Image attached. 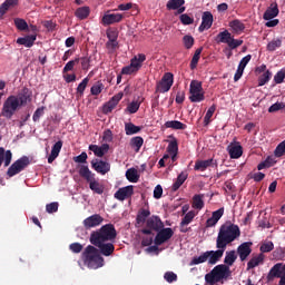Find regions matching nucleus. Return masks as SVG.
<instances>
[{"mask_svg": "<svg viewBox=\"0 0 285 285\" xmlns=\"http://www.w3.org/2000/svg\"><path fill=\"white\" fill-rule=\"evenodd\" d=\"M114 239H116V229L114 225H102V227H99V229L91 233V238H89L91 245L88 246L97 248L98 255L110 257V255H114L115 249L114 243H110L114 242Z\"/></svg>", "mask_w": 285, "mask_h": 285, "instance_id": "f257e3e1", "label": "nucleus"}, {"mask_svg": "<svg viewBox=\"0 0 285 285\" xmlns=\"http://www.w3.org/2000/svg\"><path fill=\"white\" fill-rule=\"evenodd\" d=\"M32 100V94L28 88L21 90L18 96H9L2 106L1 116L6 117V119H11L12 115L21 108V106H26V104Z\"/></svg>", "mask_w": 285, "mask_h": 285, "instance_id": "f03ea898", "label": "nucleus"}, {"mask_svg": "<svg viewBox=\"0 0 285 285\" xmlns=\"http://www.w3.org/2000/svg\"><path fill=\"white\" fill-rule=\"evenodd\" d=\"M145 224V229H142V235H150L151 232L165 230V224L161 223L159 216H150V210L139 209L136 214V225Z\"/></svg>", "mask_w": 285, "mask_h": 285, "instance_id": "7ed1b4c3", "label": "nucleus"}, {"mask_svg": "<svg viewBox=\"0 0 285 285\" xmlns=\"http://www.w3.org/2000/svg\"><path fill=\"white\" fill-rule=\"evenodd\" d=\"M10 158H12V154H10V150H4L3 148H0V167H2V164L8 167L7 175L8 177H13L19 175V173H22L24 168H28L30 165V159L28 156H22L21 158L17 159V161H13V164H10Z\"/></svg>", "mask_w": 285, "mask_h": 285, "instance_id": "20e7f679", "label": "nucleus"}, {"mask_svg": "<svg viewBox=\"0 0 285 285\" xmlns=\"http://www.w3.org/2000/svg\"><path fill=\"white\" fill-rule=\"evenodd\" d=\"M242 232L238 230V226L226 222L219 227V234L216 235V247L223 248L224 246L230 245L240 237Z\"/></svg>", "mask_w": 285, "mask_h": 285, "instance_id": "39448f33", "label": "nucleus"}, {"mask_svg": "<svg viewBox=\"0 0 285 285\" xmlns=\"http://www.w3.org/2000/svg\"><path fill=\"white\" fill-rule=\"evenodd\" d=\"M227 246L218 247L216 246V250H207L205 253H202V255L194 257L190 259V266H196L200 264L207 263V265H216V263H219L222 259V256H225L226 252L225 249Z\"/></svg>", "mask_w": 285, "mask_h": 285, "instance_id": "423d86ee", "label": "nucleus"}, {"mask_svg": "<svg viewBox=\"0 0 285 285\" xmlns=\"http://www.w3.org/2000/svg\"><path fill=\"white\" fill-rule=\"evenodd\" d=\"M101 256L104 255L98 254L94 246H87L85 247V252H82V263L89 269H99L105 266V258Z\"/></svg>", "mask_w": 285, "mask_h": 285, "instance_id": "0eeeda50", "label": "nucleus"}, {"mask_svg": "<svg viewBox=\"0 0 285 285\" xmlns=\"http://www.w3.org/2000/svg\"><path fill=\"white\" fill-rule=\"evenodd\" d=\"M79 177H82L85 181L88 183V188L94 191V194L101 195L105 193V186L96 180L94 173H90L88 166L79 167Z\"/></svg>", "mask_w": 285, "mask_h": 285, "instance_id": "6e6552de", "label": "nucleus"}, {"mask_svg": "<svg viewBox=\"0 0 285 285\" xmlns=\"http://www.w3.org/2000/svg\"><path fill=\"white\" fill-rule=\"evenodd\" d=\"M230 266L226 265H216L214 269L205 274V284L216 285L222 282V279L227 278V275L230 274Z\"/></svg>", "mask_w": 285, "mask_h": 285, "instance_id": "1a4fd4ad", "label": "nucleus"}, {"mask_svg": "<svg viewBox=\"0 0 285 285\" xmlns=\"http://www.w3.org/2000/svg\"><path fill=\"white\" fill-rule=\"evenodd\" d=\"M146 61V55L138 53L134 56L130 63L121 69V75H137Z\"/></svg>", "mask_w": 285, "mask_h": 285, "instance_id": "9d476101", "label": "nucleus"}, {"mask_svg": "<svg viewBox=\"0 0 285 285\" xmlns=\"http://www.w3.org/2000/svg\"><path fill=\"white\" fill-rule=\"evenodd\" d=\"M204 88L202 87V81L199 80H191L189 86V100L193 101V104H199L200 101H204Z\"/></svg>", "mask_w": 285, "mask_h": 285, "instance_id": "9b49d317", "label": "nucleus"}, {"mask_svg": "<svg viewBox=\"0 0 285 285\" xmlns=\"http://www.w3.org/2000/svg\"><path fill=\"white\" fill-rule=\"evenodd\" d=\"M216 41L218 43H226L230 50H235V48H239L244 40L235 39L233 35L228 32V30H224L217 35Z\"/></svg>", "mask_w": 285, "mask_h": 285, "instance_id": "f8f14e48", "label": "nucleus"}, {"mask_svg": "<svg viewBox=\"0 0 285 285\" xmlns=\"http://www.w3.org/2000/svg\"><path fill=\"white\" fill-rule=\"evenodd\" d=\"M279 278V285H285V263H276L274 267H271V272H267V281Z\"/></svg>", "mask_w": 285, "mask_h": 285, "instance_id": "ddd939ff", "label": "nucleus"}, {"mask_svg": "<svg viewBox=\"0 0 285 285\" xmlns=\"http://www.w3.org/2000/svg\"><path fill=\"white\" fill-rule=\"evenodd\" d=\"M124 21L122 13H112L110 10L106 11L101 18L102 26H112L115 23H121Z\"/></svg>", "mask_w": 285, "mask_h": 285, "instance_id": "4468645a", "label": "nucleus"}, {"mask_svg": "<svg viewBox=\"0 0 285 285\" xmlns=\"http://www.w3.org/2000/svg\"><path fill=\"white\" fill-rule=\"evenodd\" d=\"M250 246H253V243L245 242L242 243L239 247H236V250H234V255L239 256V262H245L247 261V257L250 256Z\"/></svg>", "mask_w": 285, "mask_h": 285, "instance_id": "2eb2a0df", "label": "nucleus"}, {"mask_svg": "<svg viewBox=\"0 0 285 285\" xmlns=\"http://www.w3.org/2000/svg\"><path fill=\"white\" fill-rule=\"evenodd\" d=\"M153 233H156V236L153 239H156V246H161L163 244L167 243V240H170L173 237V229L165 228L163 230H153Z\"/></svg>", "mask_w": 285, "mask_h": 285, "instance_id": "dca6fc26", "label": "nucleus"}, {"mask_svg": "<svg viewBox=\"0 0 285 285\" xmlns=\"http://www.w3.org/2000/svg\"><path fill=\"white\" fill-rule=\"evenodd\" d=\"M131 196H134V186L132 185H128L122 188H119L114 194V198H116V200H119V202H125L127 199H130Z\"/></svg>", "mask_w": 285, "mask_h": 285, "instance_id": "f3484780", "label": "nucleus"}, {"mask_svg": "<svg viewBox=\"0 0 285 285\" xmlns=\"http://www.w3.org/2000/svg\"><path fill=\"white\" fill-rule=\"evenodd\" d=\"M173 81H174L173 73L170 72L165 73L161 80L157 85V91L168 92V90L173 88Z\"/></svg>", "mask_w": 285, "mask_h": 285, "instance_id": "a211bd4d", "label": "nucleus"}, {"mask_svg": "<svg viewBox=\"0 0 285 285\" xmlns=\"http://www.w3.org/2000/svg\"><path fill=\"white\" fill-rule=\"evenodd\" d=\"M101 222H104V218H101V216H99L98 214H94L82 220V226L85 227V229H90L94 227H99V225H101Z\"/></svg>", "mask_w": 285, "mask_h": 285, "instance_id": "6ab92c4d", "label": "nucleus"}, {"mask_svg": "<svg viewBox=\"0 0 285 285\" xmlns=\"http://www.w3.org/2000/svg\"><path fill=\"white\" fill-rule=\"evenodd\" d=\"M222 215H225V208L216 209V212L212 213L210 218H207L205 222V227L212 228L216 226V223H219V219H222Z\"/></svg>", "mask_w": 285, "mask_h": 285, "instance_id": "aec40b11", "label": "nucleus"}, {"mask_svg": "<svg viewBox=\"0 0 285 285\" xmlns=\"http://www.w3.org/2000/svg\"><path fill=\"white\" fill-rule=\"evenodd\" d=\"M124 99V92H118L115 95L105 106H104V112H112L115 108H117V105L119 101Z\"/></svg>", "mask_w": 285, "mask_h": 285, "instance_id": "412c9836", "label": "nucleus"}, {"mask_svg": "<svg viewBox=\"0 0 285 285\" xmlns=\"http://www.w3.org/2000/svg\"><path fill=\"white\" fill-rule=\"evenodd\" d=\"M196 217V212H188V214H185V217H183V222L179 223V233H187L190 230V228H186L185 226L190 225L193 222V218Z\"/></svg>", "mask_w": 285, "mask_h": 285, "instance_id": "4be33fe9", "label": "nucleus"}, {"mask_svg": "<svg viewBox=\"0 0 285 285\" xmlns=\"http://www.w3.org/2000/svg\"><path fill=\"white\" fill-rule=\"evenodd\" d=\"M216 167V160L206 159V160H196L194 165L195 171H205L207 168Z\"/></svg>", "mask_w": 285, "mask_h": 285, "instance_id": "5701e85b", "label": "nucleus"}, {"mask_svg": "<svg viewBox=\"0 0 285 285\" xmlns=\"http://www.w3.org/2000/svg\"><path fill=\"white\" fill-rule=\"evenodd\" d=\"M91 168H94V170L99 175H106L110 171V164L99 160L91 163Z\"/></svg>", "mask_w": 285, "mask_h": 285, "instance_id": "b1692460", "label": "nucleus"}, {"mask_svg": "<svg viewBox=\"0 0 285 285\" xmlns=\"http://www.w3.org/2000/svg\"><path fill=\"white\" fill-rule=\"evenodd\" d=\"M242 146H238L237 144L227 145V156H229L230 159H238L242 157Z\"/></svg>", "mask_w": 285, "mask_h": 285, "instance_id": "393cba45", "label": "nucleus"}, {"mask_svg": "<svg viewBox=\"0 0 285 285\" xmlns=\"http://www.w3.org/2000/svg\"><path fill=\"white\" fill-rule=\"evenodd\" d=\"M212 26H213V13L206 11L203 13V21L198 30L199 32H204V30H209Z\"/></svg>", "mask_w": 285, "mask_h": 285, "instance_id": "a878e982", "label": "nucleus"}, {"mask_svg": "<svg viewBox=\"0 0 285 285\" xmlns=\"http://www.w3.org/2000/svg\"><path fill=\"white\" fill-rule=\"evenodd\" d=\"M186 3L185 0H169L167 2V9L168 10H178V14H181V12H186V7H181Z\"/></svg>", "mask_w": 285, "mask_h": 285, "instance_id": "bb28decb", "label": "nucleus"}, {"mask_svg": "<svg viewBox=\"0 0 285 285\" xmlns=\"http://www.w3.org/2000/svg\"><path fill=\"white\" fill-rule=\"evenodd\" d=\"M279 14V9L277 8L276 3H272L265 11L263 19L265 21H271V19H275Z\"/></svg>", "mask_w": 285, "mask_h": 285, "instance_id": "cd10ccee", "label": "nucleus"}, {"mask_svg": "<svg viewBox=\"0 0 285 285\" xmlns=\"http://www.w3.org/2000/svg\"><path fill=\"white\" fill-rule=\"evenodd\" d=\"M88 150L94 151V156L104 157L105 154L108 153L109 150V145L108 144H102V146L91 145L88 147Z\"/></svg>", "mask_w": 285, "mask_h": 285, "instance_id": "c85d7f7f", "label": "nucleus"}, {"mask_svg": "<svg viewBox=\"0 0 285 285\" xmlns=\"http://www.w3.org/2000/svg\"><path fill=\"white\" fill-rule=\"evenodd\" d=\"M35 41H37L36 35L17 39V43H19V46H24L26 48H32V46H35Z\"/></svg>", "mask_w": 285, "mask_h": 285, "instance_id": "c756f323", "label": "nucleus"}, {"mask_svg": "<svg viewBox=\"0 0 285 285\" xmlns=\"http://www.w3.org/2000/svg\"><path fill=\"white\" fill-rule=\"evenodd\" d=\"M264 263V254H258L254 257H250V261H247V271L256 268L257 266Z\"/></svg>", "mask_w": 285, "mask_h": 285, "instance_id": "7c9ffc66", "label": "nucleus"}, {"mask_svg": "<svg viewBox=\"0 0 285 285\" xmlns=\"http://www.w3.org/2000/svg\"><path fill=\"white\" fill-rule=\"evenodd\" d=\"M185 180H187V174L180 173L179 176H176L174 185L170 186V191L176 193L177 190H179V187L185 184Z\"/></svg>", "mask_w": 285, "mask_h": 285, "instance_id": "2f4dec72", "label": "nucleus"}, {"mask_svg": "<svg viewBox=\"0 0 285 285\" xmlns=\"http://www.w3.org/2000/svg\"><path fill=\"white\" fill-rule=\"evenodd\" d=\"M60 150H62V144H53L51 147V154L48 155V164H53V160L59 157Z\"/></svg>", "mask_w": 285, "mask_h": 285, "instance_id": "473e14b6", "label": "nucleus"}, {"mask_svg": "<svg viewBox=\"0 0 285 285\" xmlns=\"http://www.w3.org/2000/svg\"><path fill=\"white\" fill-rule=\"evenodd\" d=\"M275 165H276V158H273V156H267V158H265V161H262L259 163V165L256 166V169L257 170L267 169V168H272Z\"/></svg>", "mask_w": 285, "mask_h": 285, "instance_id": "72a5a7b5", "label": "nucleus"}, {"mask_svg": "<svg viewBox=\"0 0 285 285\" xmlns=\"http://www.w3.org/2000/svg\"><path fill=\"white\" fill-rule=\"evenodd\" d=\"M165 128H171V130H186V124L179 120H169L165 122Z\"/></svg>", "mask_w": 285, "mask_h": 285, "instance_id": "f704fd0d", "label": "nucleus"}, {"mask_svg": "<svg viewBox=\"0 0 285 285\" xmlns=\"http://www.w3.org/2000/svg\"><path fill=\"white\" fill-rule=\"evenodd\" d=\"M229 28L233 30V32H235V35H242L246 27L244 26V22L239 20H233L229 22Z\"/></svg>", "mask_w": 285, "mask_h": 285, "instance_id": "c9c22d12", "label": "nucleus"}, {"mask_svg": "<svg viewBox=\"0 0 285 285\" xmlns=\"http://www.w3.org/2000/svg\"><path fill=\"white\" fill-rule=\"evenodd\" d=\"M125 178H127L130 184H136L139 181V174H137L136 169L130 168L125 171Z\"/></svg>", "mask_w": 285, "mask_h": 285, "instance_id": "e433bc0d", "label": "nucleus"}, {"mask_svg": "<svg viewBox=\"0 0 285 285\" xmlns=\"http://www.w3.org/2000/svg\"><path fill=\"white\" fill-rule=\"evenodd\" d=\"M19 0H7L4 1L1 6H0V17H3V14H6V12H8V10H10V8L17 6Z\"/></svg>", "mask_w": 285, "mask_h": 285, "instance_id": "4c0bfd02", "label": "nucleus"}, {"mask_svg": "<svg viewBox=\"0 0 285 285\" xmlns=\"http://www.w3.org/2000/svg\"><path fill=\"white\" fill-rule=\"evenodd\" d=\"M75 14L80 20L88 19V17H90V8L89 7H80L76 10Z\"/></svg>", "mask_w": 285, "mask_h": 285, "instance_id": "58836bf2", "label": "nucleus"}, {"mask_svg": "<svg viewBox=\"0 0 285 285\" xmlns=\"http://www.w3.org/2000/svg\"><path fill=\"white\" fill-rule=\"evenodd\" d=\"M236 258H238V255L233 254V250L225 253V265L224 266H233L234 263H236Z\"/></svg>", "mask_w": 285, "mask_h": 285, "instance_id": "ea45409f", "label": "nucleus"}, {"mask_svg": "<svg viewBox=\"0 0 285 285\" xmlns=\"http://www.w3.org/2000/svg\"><path fill=\"white\" fill-rule=\"evenodd\" d=\"M140 130H141V127L136 126L132 122H127L125 125L126 135H137V132H139Z\"/></svg>", "mask_w": 285, "mask_h": 285, "instance_id": "a19ab883", "label": "nucleus"}, {"mask_svg": "<svg viewBox=\"0 0 285 285\" xmlns=\"http://www.w3.org/2000/svg\"><path fill=\"white\" fill-rule=\"evenodd\" d=\"M190 207H194L196 210L205 208V200H202V195H194V203H191Z\"/></svg>", "mask_w": 285, "mask_h": 285, "instance_id": "79ce46f5", "label": "nucleus"}, {"mask_svg": "<svg viewBox=\"0 0 285 285\" xmlns=\"http://www.w3.org/2000/svg\"><path fill=\"white\" fill-rule=\"evenodd\" d=\"M272 77H273V73H271L269 71H265L258 78V86H266V83H268V81H271Z\"/></svg>", "mask_w": 285, "mask_h": 285, "instance_id": "37998d69", "label": "nucleus"}, {"mask_svg": "<svg viewBox=\"0 0 285 285\" xmlns=\"http://www.w3.org/2000/svg\"><path fill=\"white\" fill-rule=\"evenodd\" d=\"M259 252L262 254H267L273 252V242L267 240L265 243H262V245L259 246Z\"/></svg>", "mask_w": 285, "mask_h": 285, "instance_id": "c03bdc74", "label": "nucleus"}, {"mask_svg": "<svg viewBox=\"0 0 285 285\" xmlns=\"http://www.w3.org/2000/svg\"><path fill=\"white\" fill-rule=\"evenodd\" d=\"M179 145L177 144H168V155H170V159L175 160L176 159V154L179 151Z\"/></svg>", "mask_w": 285, "mask_h": 285, "instance_id": "a18cd8bd", "label": "nucleus"}, {"mask_svg": "<svg viewBox=\"0 0 285 285\" xmlns=\"http://www.w3.org/2000/svg\"><path fill=\"white\" fill-rule=\"evenodd\" d=\"M215 110H216L215 106H212L208 108V110L205 115V118H204L205 126H208V124H210V119L213 118V115H215Z\"/></svg>", "mask_w": 285, "mask_h": 285, "instance_id": "49530a36", "label": "nucleus"}, {"mask_svg": "<svg viewBox=\"0 0 285 285\" xmlns=\"http://www.w3.org/2000/svg\"><path fill=\"white\" fill-rule=\"evenodd\" d=\"M183 42L185 48H187V50H190V48H193V46H195V38H193V36H185L183 38Z\"/></svg>", "mask_w": 285, "mask_h": 285, "instance_id": "de8ad7c7", "label": "nucleus"}, {"mask_svg": "<svg viewBox=\"0 0 285 285\" xmlns=\"http://www.w3.org/2000/svg\"><path fill=\"white\" fill-rule=\"evenodd\" d=\"M104 90V83L101 82H96L92 87H91V95L97 96V95H101V91Z\"/></svg>", "mask_w": 285, "mask_h": 285, "instance_id": "09e8293b", "label": "nucleus"}, {"mask_svg": "<svg viewBox=\"0 0 285 285\" xmlns=\"http://www.w3.org/2000/svg\"><path fill=\"white\" fill-rule=\"evenodd\" d=\"M139 101H131L128 106H127V111H129L130 115H135V112H137V110H139Z\"/></svg>", "mask_w": 285, "mask_h": 285, "instance_id": "8fccbe9b", "label": "nucleus"}, {"mask_svg": "<svg viewBox=\"0 0 285 285\" xmlns=\"http://www.w3.org/2000/svg\"><path fill=\"white\" fill-rule=\"evenodd\" d=\"M59 209V203H51L48 205H45V212L48 214H53Z\"/></svg>", "mask_w": 285, "mask_h": 285, "instance_id": "3c124183", "label": "nucleus"}, {"mask_svg": "<svg viewBox=\"0 0 285 285\" xmlns=\"http://www.w3.org/2000/svg\"><path fill=\"white\" fill-rule=\"evenodd\" d=\"M68 248L73 254L85 253V249H81V244H79V243H73V244L69 245Z\"/></svg>", "mask_w": 285, "mask_h": 285, "instance_id": "603ef678", "label": "nucleus"}, {"mask_svg": "<svg viewBox=\"0 0 285 285\" xmlns=\"http://www.w3.org/2000/svg\"><path fill=\"white\" fill-rule=\"evenodd\" d=\"M90 81V78H85L77 87V92H79V95H82V92L86 90L88 83Z\"/></svg>", "mask_w": 285, "mask_h": 285, "instance_id": "864d4df0", "label": "nucleus"}, {"mask_svg": "<svg viewBox=\"0 0 285 285\" xmlns=\"http://www.w3.org/2000/svg\"><path fill=\"white\" fill-rule=\"evenodd\" d=\"M279 46H282V40H273L267 45V50L273 52V51L277 50V48H279Z\"/></svg>", "mask_w": 285, "mask_h": 285, "instance_id": "5fc2aeb1", "label": "nucleus"}, {"mask_svg": "<svg viewBox=\"0 0 285 285\" xmlns=\"http://www.w3.org/2000/svg\"><path fill=\"white\" fill-rule=\"evenodd\" d=\"M180 21L184 26H190L195 21V19L186 13H183L180 14Z\"/></svg>", "mask_w": 285, "mask_h": 285, "instance_id": "6e6d98bb", "label": "nucleus"}, {"mask_svg": "<svg viewBox=\"0 0 285 285\" xmlns=\"http://www.w3.org/2000/svg\"><path fill=\"white\" fill-rule=\"evenodd\" d=\"M284 102H276L268 108V112H277V110H284Z\"/></svg>", "mask_w": 285, "mask_h": 285, "instance_id": "4d7b16f0", "label": "nucleus"}, {"mask_svg": "<svg viewBox=\"0 0 285 285\" xmlns=\"http://www.w3.org/2000/svg\"><path fill=\"white\" fill-rule=\"evenodd\" d=\"M164 278H165V282H168V284H171L176 282L177 276L173 272H165Z\"/></svg>", "mask_w": 285, "mask_h": 285, "instance_id": "13d9d810", "label": "nucleus"}, {"mask_svg": "<svg viewBox=\"0 0 285 285\" xmlns=\"http://www.w3.org/2000/svg\"><path fill=\"white\" fill-rule=\"evenodd\" d=\"M14 24L18 28V30H27L28 29V22L23 19H16Z\"/></svg>", "mask_w": 285, "mask_h": 285, "instance_id": "bf43d9fd", "label": "nucleus"}, {"mask_svg": "<svg viewBox=\"0 0 285 285\" xmlns=\"http://www.w3.org/2000/svg\"><path fill=\"white\" fill-rule=\"evenodd\" d=\"M285 153V144H279V146H276V149L274 150V157L279 158Z\"/></svg>", "mask_w": 285, "mask_h": 285, "instance_id": "052dcab7", "label": "nucleus"}, {"mask_svg": "<svg viewBox=\"0 0 285 285\" xmlns=\"http://www.w3.org/2000/svg\"><path fill=\"white\" fill-rule=\"evenodd\" d=\"M285 79V70L282 69L274 76L275 83H283Z\"/></svg>", "mask_w": 285, "mask_h": 285, "instance_id": "680f3d73", "label": "nucleus"}, {"mask_svg": "<svg viewBox=\"0 0 285 285\" xmlns=\"http://www.w3.org/2000/svg\"><path fill=\"white\" fill-rule=\"evenodd\" d=\"M76 63H79V59L70 60L69 62H67L63 68V72H70V70H73Z\"/></svg>", "mask_w": 285, "mask_h": 285, "instance_id": "e2e57ef3", "label": "nucleus"}, {"mask_svg": "<svg viewBox=\"0 0 285 285\" xmlns=\"http://www.w3.org/2000/svg\"><path fill=\"white\" fill-rule=\"evenodd\" d=\"M102 141L105 144H110V141H112V131H110L109 129L105 130L102 135Z\"/></svg>", "mask_w": 285, "mask_h": 285, "instance_id": "0e129e2a", "label": "nucleus"}, {"mask_svg": "<svg viewBox=\"0 0 285 285\" xmlns=\"http://www.w3.org/2000/svg\"><path fill=\"white\" fill-rule=\"evenodd\" d=\"M106 46H107V49L109 50V52H115V50H117V47L119 46V42L108 40Z\"/></svg>", "mask_w": 285, "mask_h": 285, "instance_id": "69168bd1", "label": "nucleus"}, {"mask_svg": "<svg viewBox=\"0 0 285 285\" xmlns=\"http://www.w3.org/2000/svg\"><path fill=\"white\" fill-rule=\"evenodd\" d=\"M118 37H119V33H117L116 30H108L107 31L108 41H117Z\"/></svg>", "mask_w": 285, "mask_h": 285, "instance_id": "338daca9", "label": "nucleus"}, {"mask_svg": "<svg viewBox=\"0 0 285 285\" xmlns=\"http://www.w3.org/2000/svg\"><path fill=\"white\" fill-rule=\"evenodd\" d=\"M151 244L156 245V238H149V237L142 238V247L150 246Z\"/></svg>", "mask_w": 285, "mask_h": 285, "instance_id": "774afa93", "label": "nucleus"}]
</instances>
